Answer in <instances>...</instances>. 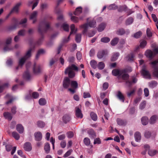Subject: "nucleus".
Here are the masks:
<instances>
[{
  "label": "nucleus",
  "mask_w": 158,
  "mask_h": 158,
  "mask_svg": "<svg viewBox=\"0 0 158 158\" xmlns=\"http://www.w3.org/2000/svg\"><path fill=\"white\" fill-rule=\"evenodd\" d=\"M79 70L78 67L74 64L69 66L64 71L65 74H68L69 77H65L63 82V87L65 89L68 88L70 85L71 81L70 78H73L75 75V73L74 71L77 72Z\"/></svg>",
  "instance_id": "1"
},
{
  "label": "nucleus",
  "mask_w": 158,
  "mask_h": 158,
  "mask_svg": "<svg viewBox=\"0 0 158 158\" xmlns=\"http://www.w3.org/2000/svg\"><path fill=\"white\" fill-rule=\"evenodd\" d=\"M50 28V23L49 22L45 21L40 22L38 27V31L39 33L41 34V36L39 40V41L41 42L42 41L44 38L43 34L45 32Z\"/></svg>",
  "instance_id": "2"
},
{
  "label": "nucleus",
  "mask_w": 158,
  "mask_h": 158,
  "mask_svg": "<svg viewBox=\"0 0 158 158\" xmlns=\"http://www.w3.org/2000/svg\"><path fill=\"white\" fill-rule=\"evenodd\" d=\"M96 21L94 19H93L89 22V23H85L81 25L80 27L83 29L82 32L84 34L87 32L89 26L91 27H95L96 26Z\"/></svg>",
  "instance_id": "3"
},
{
  "label": "nucleus",
  "mask_w": 158,
  "mask_h": 158,
  "mask_svg": "<svg viewBox=\"0 0 158 158\" xmlns=\"http://www.w3.org/2000/svg\"><path fill=\"white\" fill-rule=\"evenodd\" d=\"M137 81L136 77L133 76L131 77L130 79L126 81V83L129 87H131L132 84L136 83Z\"/></svg>",
  "instance_id": "4"
},
{
  "label": "nucleus",
  "mask_w": 158,
  "mask_h": 158,
  "mask_svg": "<svg viewBox=\"0 0 158 158\" xmlns=\"http://www.w3.org/2000/svg\"><path fill=\"white\" fill-rule=\"evenodd\" d=\"M146 66L144 65L143 66V68L141 70V73L142 75L145 78L150 79L151 78V75L149 72L146 70Z\"/></svg>",
  "instance_id": "5"
},
{
  "label": "nucleus",
  "mask_w": 158,
  "mask_h": 158,
  "mask_svg": "<svg viewBox=\"0 0 158 158\" xmlns=\"http://www.w3.org/2000/svg\"><path fill=\"white\" fill-rule=\"evenodd\" d=\"M33 71L34 73L36 74L40 73L41 69L40 65L36 64V63H35L33 68Z\"/></svg>",
  "instance_id": "6"
},
{
  "label": "nucleus",
  "mask_w": 158,
  "mask_h": 158,
  "mask_svg": "<svg viewBox=\"0 0 158 158\" xmlns=\"http://www.w3.org/2000/svg\"><path fill=\"white\" fill-rule=\"evenodd\" d=\"M107 51L104 50L99 51L97 54V56L99 59H101L107 55Z\"/></svg>",
  "instance_id": "7"
},
{
  "label": "nucleus",
  "mask_w": 158,
  "mask_h": 158,
  "mask_svg": "<svg viewBox=\"0 0 158 158\" xmlns=\"http://www.w3.org/2000/svg\"><path fill=\"white\" fill-rule=\"evenodd\" d=\"M70 28H71V31L70 32V35L68 37L67 39H64L63 41L64 42H65V43L67 42L69 40L70 35L72 34H73V33H75L77 31V29H76L75 30V25L74 24H72L71 25Z\"/></svg>",
  "instance_id": "8"
},
{
  "label": "nucleus",
  "mask_w": 158,
  "mask_h": 158,
  "mask_svg": "<svg viewBox=\"0 0 158 158\" xmlns=\"http://www.w3.org/2000/svg\"><path fill=\"white\" fill-rule=\"evenodd\" d=\"M37 11H34L30 15V19L33 20V23H34L37 21Z\"/></svg>",
  "instance_id": "9"
},
{
  "label": "nucleus",
  "mask_w": 158,
  "mask_h": 158,
  "mask_svg": "<svg viewBox=\"0 0 158 158\" xmlns=\"http://www.w3.org/2000/svg\"><path fill=\"white\" fill-rule=\"evenodd\" d=\"M75 115L78 118H82L83 117V114L81 110L78 107L75 108Z\"/></svg>",
  "instance_id": "10"
},
{
  "label": "nucleus",
  "mask_w": 158,
  "mask_h": 158,
  "mask_svg": "<svg viewBox=\"0 0 158 158\" xmlns=\"http://www.w3.org/2000/svg\"><path fill=\"white\" fill-rule=\"evenodd\" d=\"M23 148L26 151L28 152L31 151L32 149L31 143L29 142H26L24 145Z\"/></svg>",
  "instance_id": "11"
},
{
  "label": "nucleus",
  "mask_w": 158,
  "mask_h": 158,
  "mask_svg": "<svg viewBox=\"0 0 158 158\" xmlns=\"http://www.w3.org/2000/svg\"><path fill=\"white\" fill-rule=\"evenodd\" d=\"M35 139L37 141H40L41 140L42 135L40 131L35 132L34 134Z\"/></svg>",
  "instance_id": "12"
},
{
  "label": "nucleus",
  "mask_w": 158,
  "mask_h": 158,
  "mask_svg": "<svg viewBox=\"0 0 158 158\" xmlns=\"http://www.w3.org/2000/svg\"><path fill=\"white\" fill-rule=\"evenodd\" d=\"M132 68L130 67H129L126 68L122 70L119 69V77L120 76V73H126L127 72H131L132 71Z\"/></svg>",
  "instance_id": "13"
},
{
  "label": "nucleus",
  "mask_w": 158,
  "mask_h": 158,
  "mask_svg": "<svg viewBox=\"0 0 158 158\" xmlns=\"http://www.w3.org/2000/svg\"><path fill=\"white\" fill-rule=\"evenodd\" d=\"M27 59L23 57L20 58L19 61L18 66L16 67V69H18L19 67H21L24 64Z\"/></svg>",
  "instance_id": "14"
},
{
  "label": "nucleus",
  "mask_w": 158,
  "mask_h": 158,
  "mask_svg": "<svg viewBox=\"0 0 158 158\" xmlns=\"http://www.w3.org/2000/svg\"><path fill=\"white\" fill-rule=\"evenodd\" d=\"M16 129L17 131L20 134L23 133L24 127L21 124H18L16 125Z\"/></svg>",
  "instance_id": "15"
},
{
  "label": "nucleus",
  "mask_w": 158,
  "mask_h": 158,
  "mask_svg": "<svg viewBox=\"0 0 158 158\" xmlns=\"http://www.w3.org/2000/svg\"><path fill=\"white\" fill-rule=\"evenodd\" d=\"M45 53V51L43 49H40L38 50L35 56V59H38L40 55Z\"/></svg>",
  "instance_id": "16"
},
{
  "label": "nucleus",
  "mask_w": 158,
  "mask_h": 158,
  "mask_svg": "<svg viewBox=\"0 0 158 158\" xmlns=\"http://www.w3.org/2000/svg\"><path fill=\"white\" fill-rule=\"evenodd\" d=\"M135 140L136 142H140L141 138V134L139 132H136L135 133L134 135Z\"/></svg>",
  "instance_id": "17"
},
{
  "label": "nucleus",
  "mask_w": 158,
  "mask_h": 158,
  "mask_svg": "<svg viewBox=\"0 0 158 158\" xmlns=\"http://www.w3.org/2000/svg\"><path fill=\"white\" fill-rule=\"evenodd\" d=\"M3 116L6 119L11 120L12 118V116L11 113L8 112H5L3 113Z\"/></svg>",
  "instance_id": "18"
},
{
  "label": "nucleus",
  "mask_w": 158,
  "mask_h": 158,
  "mask_svg": "<svg viewBox=\"0 0 158 158\" xmlns=\"http://www.w3.org/2000/svg\"><path fill=\"white\" fill-rule=\"evenodd\" d=\"M21 3L20 2L17 3L11 10L10 12V14H11V13L13 12H17L18 11L19 7L21 6Z\"/></svg>",
  "instance_id": "19"
},
{
  "label": "nucleus",
  "mask_w": 158,
  "mask_h": 158,
  "mask_svg": "<svg viewBox=\"0 0 158 158\" xmlns=\"http://www.w3.org/2000/svg\"><path fill=\"white\" fill-rule=\"evenodd\" d=\"M62 119L64 122L65 123H66L70 121V117L69 115L65 114L63 116Z\"/></svg>",
  "instance_id": "20"
},
{
  "label": "nucleus",
  "mask_w": 158,
  "mask_h": 158,
  "mask_svg": "<svg viewBox=\"0 0 158 158\" xmlns=\"http://www.w3.org/2000/svg\"><path fill=\"white\" fill-rule=\"evenodd\" d=\"M158 152V151L155 150L150 149L148 151V154L151 156H155Z\"/></svg>",
  "instance_id": "21"
},
{
  "label": "nucleus",
  "mask_w": 158,
  "mask_h": 158,
  "mask_svg": "<svg viewBox=\"0 0 158 158\" xmlns=\"http://www.w3.org/2000/svg\"><path fill=\"white\" fill-rule=\"evenodd\" d=\"M106 24L105 23H102L100 24L98 27V30L99 32L102 31L105 28Z\"/></svg>",
  "instance_id": "22"
},
{
  "label": "nucleus",
  "mask_w": 158,
  "mask_h": 158,
  "mask_svg": "<svg viewBox=\"0 0 158 158\" xmlns=\"http://www.w3.org/2000/svg\"><path fill=\"white\" fill-rule=\"evenodd\" d=\"M121 75V77L122 78L126 81L128 80H129V75L126 73H121L120 74V77Z\"/></svg>",
  "instance_id": "23"
},
{
  "label": "nucleus",
  "mask_w": 158,
  "mask_h": 158,
  "mask_svg": "<svg viewBox=\"0 0 158 158\" xmlns=\"http://www.w3.org/2000/svg\"><path fill=\"white\" fill-rule=\"evenodd\" d=\"M78 83L76 81H71V86L73 89H76L78 88Z\"/></svg>",
  "instance_id": "24"
},
{
  "label": "nucleus",
  "mask_w": 158,
  "mask_h": 158,
  "mask_svg": "<svg viewBox=\"0 0 158 158\" xmlns=\"http://www.w3.org/2000/svg\"><path fill=\"white\" fill-rule=\"evenodd\" d=\"M82 8L78 7L76 9L75 11L74 12V14L75 15H78L82 12Z\"/></svg>",
  "instance_id": "25"
},
{
  "label": "nucleus",
  "mask_w": 158,
  "mask_h": 158,
  "mask_svg": "<svg viewBox=\"0 0 158 158\" xmlns=\"http://www.w3.org/2000/svg\"><path fill=\"white\" fill-rule=\"evenodd\" d=\"M23 76L24 78L27 80H29L30 79L31 76L29 72L27 70L24 73Z\"/></svg>",
  "instance_id": "26"
},
{
  "label": "nucleus",
  "mask_w": 158,
  "mask_h": 158,
  "mask_svg": "<svg viewBox=\"0 0 158 158\" xmlns=\"http://www.w3.org/2000/svg\"><path fill=\"white\" fill-rule=\"evenodd\" d=\"M130 33V31L129 29H127L125 31V30L123 28H120L119 29V35H122L125 33L127 34H128Z\"/></svg>",
  "instance_id": "27"
},
{
  "label": "nucleus",
  "mask_w": 158,
  "mask_h": 158,
  "mask_svg": "<svg viewBox=\"0 0 158 158\" xmlns=\"http://www.w3.org/2000/svg\"><path fill=\"white\" fill-rule=\"evenodd\" d=\"M148 119L147 117H143L141 118V122L143 125H146L148 123Z\"/></svg>",
  "instance_id": "28"
},
{
  "label": "nucleus",
  "mask_w": 158,
  "mask_h": 158,
  "mask_svg": "<svg viewBox=\"0 0 158 158\" xmlns=\"http://www.w3.org/2000/svg\"><path fill=\"white\" fill-rule=\"evenodd\" d=\"M157 118V116L156 115H154L152 116L150 118V123L151 124H153L154 123Z\"/></svg>",
  "instance_id": "29"
},
{
  "label": "nucleus",
  "mask_w": 158,
  "mask_h": 158,
  "mask_svg": "<svg viewBox=\"0 0 158 158\" xmlns=\"http://www.w3.org/2000/svg\"><path fill=\"white\" fill-rule=\"evenodd\" d=\"M134 19L132 17L128 18L125 21V24L127 26L131 24L133 22Z\"/></svg>",
  "instance_id": "30"
},
{
  "label": "nucleus",
  "mask_w": 158,
  "mask_h": 158,
  "mask_svg": "<svg viewBox=\"0 0 158 158\" xmlns=\"http://www.w3.org/2000/svg\"><path fill=\"white\" fill-rule=\"evenodd\" d=\"M143 148L144 149V151L142 152V154L143 155H145L147 151L150 150V146L147 144H146L143 146Z\"/></svg>",
  "instance_id": "31"
},
{
  "label": "nucleus",
  "mask_w": 158,
  "mask_h": 158,
  "mask_svg": "<svg viewBox=\"0 0 158 158\" xmlns=\"http://www.w3.org/2000/svg\"><path fill=\"white\" fill-rule=\"evenodd\" d=\"M157 85V82L155 81H152L149 83V86L152 88L155 87Z\"/></svg>",
  "instance_id": "32"
},
{
  "label": "nucleus",
  "mask_w": 158,
  "mask_h": 158,
  "mask_svg": "<svg viewBox=\"0 0 158 158\" xmlns=\"http://www.w3.org/2000/svg\"><path fill=\"white\" fill-rule=\"evenodd\" d=\"M44 149L46 153H49L50 151V146L49 143H47L45 144L44 147Z\"/></svg>",
  "instance_id": "33"
},
{
  "label": "nucleus",
  "mask_w": 158,
  "mask_h": 158,
  "mask_svg": "<svg viewBox=\"0 0 158 158\" xmlns=\"http://www.w3.org/2000/svg\"><path fill=\"white\" fill-rule=\"evenodd\" d=\"M31 49H29L23 57L26 59L27 60L28 58L31 56Z\"/></svg>",
  "instance_id": "34"
},
{
  "label": "nucleus",
  "mask_w": 158,
  "mask_h": 158,
  "mask_svg": "<svg viewBox=\"0 0 158 158\" xmlns=\"http://www.w3.org/2000/svg\"><path fill=\"white\" fill-rule=\"evenodd\" d=\"M145 55L148 57L152 59V58L153 52L151 50L147 51L145 53Z\"/></svg>",
  "instance_id": "35"
},
{
  "label": "nucleus",
  "mask_w": 158,
  "mask_h": 158,
  "mask_svg": "<svg viewBox=\"0 0 158 158\" xmlns=\"http://www.w3.org/2000/svg\"><path fill=\"white\" fill-rule=\"evenodd\" d=\"M13 49V47L10 45H5L3 48V50L6 52L8 51L12 50Z\"/></svg>",
  "instance_id": "36"
},
{
  "label": "nucleus",
  "mask_w": 158,
  "mask_h": 158,
  "mask_svg": "<svg viewBox=\"0 0 158 158\" xmlns=\"http://www.w3.org/2000/svg\"><path fill=\"white\" fill-rule=\"evenodd\" d=\"M105 64L103 62H99L98 64V67L100 70H102L104 69Z\"/></svg>",
  "instance_id": "37"
},
{
  "label": "nucleus",
  "mask_w": 158,
  "mask_h": 158,
  "mask_svg": "<svg viewBox=\"0 0 158 158\" xmlns=\"http://www.w3.org/2000/svg\"><path fill=\"white\" fill-rule=\"evenodd\" d=\"M91 67L94 69L96 68L97 66V62L94 60H92L91 61L90 63Z\"/></svg>",
  "instance_id": "38"
},
{
  "label": "nucleus",
  "mask_w": 158,
  "mask_h": 158,
  "mask_svg": "<svg viewBox=\"0 0 158 158\" xmlns=\"http://www.w3.org/2000/svg\"><path fill=\"white\" fill-rule=\"evenodd\" d=\"M110 41V39L108 37H103L101 39V41L104 43H107Z\"/></svg>",
  "instance_id": "39"
},
{
  "label": "nucleus",
  "mask_w": 158,
  "mask_h": 158,
  "mask_svg": "<svg viewBox=\"0 0 158 158\" xmlns=\"http://www.w3.org/2000/svg\"><path fill=\"white\" fill-rule=\"evenodd\" d=\"M118 6L114 4L110 5L108 7L107 9L109 10H113L116 9L118 8Z\"/></svg>",
  "instance_id": "40"
},
{
  "label": "nucleus",
  "mask_w": 158,
  "mask_h": 158,
  "mask_svg": "<svg viewBox=\"0 0 158 158\" xmlns=\"http://www.w3.org/2000/svg\"><path fill=\"white\" fill-rule=\"evenodd\" d=\"M88 133L90 135L91 137L94 138L96 137L95 133L93 129H91L89 130L88 131Z\"/></svg>",
  "instance_id": "41"
},
{
  "label": "nucleus",
  "mask_w": 158,
  "mask_h": 158,
  "mask_svg": "<svg viewBox=\"0 0 158 158\" xmlns=\"http://www.w3.org/2000/svg\"><path fill=\"white\" fill-rule=\"evenodd\" d=\"M12 135L13 137L16 139L17 140L19 139L20 136L19 135L17 132L13 131L12 132Z\"/></svg>",
  "instance_id": "42"
},
{
  "label": "nucleus",
  "mask_w": 158,
  "mask_h": 158,
  "mask_svg": "<svg viewBox=\"0 0 158 158\" xmlns=\"http://www.w3.org/2000/svg\"><path fill=\"white\" fill-rule=\"evenodd\" d=\"M118 42V39L117 38H115L113 39L110 42V44L111 45L113 46L116 44Z\"/></svg>",
  "instance_id": "43"
},
{
  "label": "nucleus",
  "mask_w": 158,
  "mask_h": 158,
  "mask_svg": "<svg viewBox=\"0 0 158 158\" xmlns=\"http://www.w3.org/2000/svg\"><path fill=\"white\" fill-rule=\"evenodd\" d=\"M90 115L93 120L94 121H96L97 120V116L96 114L92 112L90 113Z\"/></svg>",
  "instance_id": "44"
},
{
  "label": "nucleus",
  "mask_w": 158,
  "mask_h": 158,
  "mask_svg": "<svg viewBox=\"0 0 158 158\" xmlns=\"http://www.w3.org/2000/svg\"><path fill=\"white\" fill-rule=\"evenodd\" d=\"M48 4L46 3H42L41 4L40 9L42 10H46L48 8Z\"/></svg>",
  "instance_id": "45"
},
{
  "label": "nucleus",
  "mask_w": 158,
  "mask_h": 158,
  "mask_svg": "<svg viewBox=\"0 0 158 158\" xmlns=\"http://www.w3.org/2000/svg\"><path fill=\"white\" fill-rule=\"evenodd\" d=\"M37 124L38 126L40 128L44 127L45 126V123L41 121H38L37 122Z\"/></svg>",
  "instance_id": "46"
},
{
  "label": "nucleus",
  "mask_w": 158,
  "mask_h": 158,
  "mask_svg": "<svg viewBox=\"0 0 158 158\" xmlns=\"http://www.w3.org/2000/svg\"><path fill=\"white\" fill-rule=\"evenodd\" d=\"M39 102L40 105L43 106L46 104V101L44 98H41L39 99Z\"/></svg>",
  "instance_id": "47"
},
{
  "label": "nucleus",
  "mask_w": 158,
  "mask_h": 158,
  "mask_svg": "<svg viewBox=\"0 0 158 158\" xmlns=\"http://www.w3.org/2000/svg\"><path fill=\"white\" fill-rule=\"evenodd\" d=\"M134 55L133 53L128 54L127 56V59L129 61H132L134 60Z\"/></svg>",
  "instance_id": "48"
},
{
  "label": "nucleus",
  "mask_w": 158,
  "mask_h": 158,
  "mask_svg": "<svg viewBox=\"0 0 158 158\" xmlns=\"http://www.w3.org/2000/svg\"><path fill=\"white\" fill-rule=\"evenodd\" d=\"M81 34H77L75 37V40L77 43H79L81 40Z\"/></svg>",
  "instance_id": "49"
},
{
  "label": "nucleus",
  "mask_w": 158,
  "mask_h": 158,
  "mask_svg": "<svg viewBox=\"0 0 158 158\" xmlns=\"http://www.w3.org/2000/svg\"><path fill=\"white\" fill-rule=\"evenodd\" d=\"M154 71L153 72L154 75L158 78V68L156 67H154Z\"/></svg>",
  "instance_id": "50"
},
{
  "label": "nucleus",
  "mask_w": 158,
  "mask_h": 158,
  "mask_svg": "<svg viewBox=\"0 0 158 158\" xmlns=\"http://www.w3.org/2000/svg\"><path fill=\"white\" fill-rule=\"evenodd\" d=\"M142 32L141 31H139L134 34V37L136 38H139L142 35Z\"/></svg>",
  "instance_id": "51"
},
{
  "label": "nucleus",
  "mask_w": 158,
  "mask_h": 158,
  "mask_svg": "<svg viewBox=\"0 0 158 158\" xmlns=\"http://www.w3.org/2000/svg\"><path fill=\"white\" fill-rule=\"evenodd\" d=\"M151 135V132L146 131L145 132L144 136L147 138H149Z\"/></svg>",
  "instance_id": "52"
},
{
  "label": "nucleus",
  "mask_w": 158,
  "mask_h": 158,
  "mask_svg": "<svg viewBox=\"0 0 158 158\" xmlns=\"http://www.w3.org/2000/svg\"><path fill=\"white\" fill-rule=\"evenodd\" d=\"M147 35L148 37L150 38L152 36V33L149 28H147L146 30Z\"/></svg>",
  "instance_id": "53"
},
{
  "label": "nucleus",
  "mask_w": 158,
  "mask_h": 158,
  "mask_svg": "<svg viewBox=\"0 0 158 158\" xmlns=\"http://www.w3.org/2000/svg\"><path fill=\"white\" fill-rule=\"evenodd\" d=\"M119 100L122 102H123L124 101V98L122 93L119 91Z\"/></svg>",
  "instance_id": "54"
},
{
  "label": "nucleus",
  "mask_w": 158,
  "mask_h": 158,
  "mask_svg": "<svg viewBox=\"0 0 158 158\" xmlns=\"http://www.w3.org/2000/svg\"><path fill=\"white\" fill-rule=\"evenodd\" d=\"M112 74L115 76L118 75V69H115L113 70L112 72Z\"/></svg>",
  "instance_id": "55"
},
{
  "label": "nucleus",
  "mask_w": 158,
  "mask_h": 158,
  "mask_svg": "<svg viewBox=\"0 0 158 158\" xmlns=\"http://www.w3.org/2000/svg\"><path fill=\"white\" fill-rule=\"evenodd\" d=\"M127 7L125 5L119 6V12L126 11Z\"/></svg>",
  "instance_id": "56"
},
{
  "label": "nucleus",
  "mask_w": 158,
  "mask_h": 158,
  "mask_svg": "<svg viewBox=\"0 0 158 158\" xmlns=\"http://www.w3.org/2000/svg\"><path fill=\"white\" fill-rule=\"evenodd\" d=\"M84 142L86 145H89L90 144V141L88 138H85L84 139Z\"/></svg>",
  "instance_id": "57"
},
{
  "label": "nucleus",
  "mask_w": 158,
  "mask_h": 158,
  "mask_svg": "<svg viewBox=\"0 0 158 158\" xmlns=\"http://www.w3.org/2000/svg\"><path fill=\"white\" fill-rule=\"evenodd\" d=\"M146 102L144 101L141 103L139 106V109L141 110L143 109L145 107Z\"/></svg>",
  "instance_id": "58"
},
{
  "label": "nucleus",
  "mask_w": 158,
  "mask_h": 158,
  "mask_svg": "<svg viewBox=\"0 0 158 158\" xmlns=\"http://www.w3.org/2000/svg\"><path fill=\"white\" fill-rule=\"evenodd\" d=\"M62 27L64 30L66 31H69V25L66 23H64L62 25Z\"/></svg>",
  "instance_id": "59"
},
{
  "label": "nucleus",
  "mask_w": 158,
  "mask_h": 158,
  "mask_svg": "<svg viewBox=\"0 0 158 158\" xmlns=\"http://www.w3.org/2000/svg\"><path fill=\"white\" fill-rule=\"evenodd\" d=\"M147 44V42L146 41L143 40L142 41L140 44V46L142 48H144Z\"/></svg>",
  "instance_id": "60"
},
{
  "label": "nucleus",
  "mask_w": 158,
  "mask_h": 158,
  "mask_svg": "<svg viewBox=\"0 0 158 158\" xmlns=\"http://www.w3.org/2000/svg\"><path fill=\"white\" fill-rule=\"evenodd\" d=\"M71 19L72 21L75 23H77L78 22V17L75 16H72Z\"/></svg>",
  "instance_id": "61"
},
{
  "label": "nucleus",
  "mask_w": 158,
  "mask_h": 158,
  "mask_svg": "<svg viewBox=\"0 0 158 158\" xmlns=\"http://www.w3.org/2000/svg\"><path fill=\"white\" fill-rule=\"evenodd\" d=\"M72 152V150H68L63 156V157L64 158H66L68 156H69Z\"/></svg>",
  "instance_id": "62"
},
{
  "label": "nucleus",
  "mask_w": 158,
  "mask_h": 158,
  "mask_svg": "<svg viewBox=\"0 0 158 158\" xmlns=\"http://www.w3.org/2000/svg\"><path fill=\"white\" fill-rule=\"evenodd\" d=\"M25 30H21L18 32V35L19 36H23L25 35Z\"/></svg>",
  "instance_id": "63"
},
{
  "label": "nucleus",
  "mask_w": 158,
  "mask_h": 158,
  "mask_svg": "<svg viewBox=\"0 0 158 158\" xmlns=\"http://www.w3.org/2000/svg\"><path fill=\"white\" fill-rule=\"evenodd\" d=\"M118 57V53H116L114 54L111 59V61H115L117 59Z\"/></svg>",
  "instance_id": "64"
}]
</instances>
